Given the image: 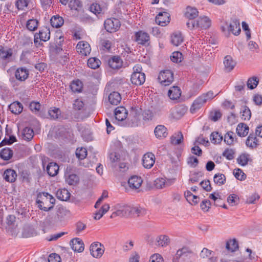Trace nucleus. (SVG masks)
<instances>
[{
  "instance_id": "10",
  "label": "nucleus",
  "mask_w": 262,
  "mask_h": 262,
  "mask_svg": "<svg viewBox=\"0 0 262 262\" xmlns=\"http://www.w3.org/2000/svg\"><path fill=\"white\" fill-rule=\"evenodd\" d=\"M130 80L132 83L135 85H142L145 81V75L144 73H133L131 76Z\"/></svg>"
},
{
  "instance_id": "3",
  "label": "nucleus",
  "mask_w": 262,
  "mask_h": 262,
  "mask_svg": "<svg viewBox=\"0 0 262 262\" xmlns=\"http://www.w3.org/2000/svg\"><path fill=\"white\" fill-rule=\"evenodd\" d=\"M46 192L39 193L37 195L36 203L41 210L48 211L53 208L52 206H49L48 196L45 194Z\"/></svg>"
},
{
  "instance_id": "39",
  "label": "nucleus",
  "mask_w": 262,
  "mask_h": 262,
  "mask_svg": "<svg viewBox=\"0 0 262 262\" xmlns=\"http://www.w3.org/2000/svg\"><path fill=\"white\" fill-rule=\"evenodd\" d=\"M171 143L173 145L180 144L183 141V135L181 132L174 134L171 137Z\"/></svg>"
},
{
  "instance_id": "64",
  "label": "nucleus",
  "mask_w": 262,
  "mask_h": 262,
  "mask_svg": "<svg viewBox=\"0 0 262 262\" xmlns=\"http://www.w3.org/2000/svg\"><path fill=\"white\" fill-rule=\"evenodd\" d=\"M149 262H163V258L159 254H154L150 256Z\"/></svg>"
},
{
  "instance_id": "44",
  "label": "nucleus",
  "mask_w": 262,
  "mask_h": 262,
  "mask_svg": "<svg viewBox=\"0 0 262 262\" xmlns=\"http://www.w3.org/2000/svg\"><path fill=\"white\" fill-rule=\"evenodd\" d=\"M242 119L249 120L251 117V112L249 107L246 105L243 106L241 109Z\"/></svg>"
},
{
  "instance_id": "50",
  "label": "nucleus",
  "mask_w": 262,
  "mask_h": 262,
  "mask_svg": "<svg viewBox=\"0 0 262 262\" xmlns=\"http://www.w3.org/2000/svg\"><path fill=\"white\" fill-rule=\"evenodd\" d=\"M140 114V110L137 107L132 106L130 110L129 117L131 118L132 120H136Z\"/></svg>"
},
{
  "instance_id": "23",
  "label": "nucleus",
  "mask_w": 262,
  "mask_h": 262,
  "mask_svg": "<svg viewBox=\"0 0 262 262\" xmlns=\"http://www.w3.org/2000/svg\"><path fill=\"white\" fill-rule=\"evenodd\" d=\"M204 103H205V100H203L202 98L199 96L193 102L190 109L191 113L193 114L195 113L202 107Z\"/></svg>"
},
{
  "instance_id": "52",
  "label": "nucleus",
  "mask_w": 262,
  "mask_h": 262,
  "mask_svg": "<svg viewBox=\"0 0 262 262\" xmlns=\"http://www.w3.org/2000/svg\"><path fill=\"white\" fill-rule=\"evenodd\" d=\"M190 254H191V252L188 250L187 248L183 247L177 251L176 254V257L178 259L182 256L186 257Z\"/></svg>"
},
{
  "instance_id": "19",
  "label": "nucleus",
  "mask_w": 262,
  "mask_h": 262,
  "mask_svg": "<svg viewBox=\"0 0 262 262\" xmlns=\"http://www.w3.org/2000/svg\"><path fill=\"white\" fill-rule=\"evenodd\" d=\"M173 183V180L165 179L162 178H157L154 182V185L157 188L162 189L164 187L169 186Z\"/></svg>"
},
{
  "instance_id": "62",
  "label": "nucleus",
  "mask_w": 262,
  "mask_h": 262,
  "mask_svg": "<svg viewBox=\"0 0 262 262\" xmlns=\"http://www.w3.org/2000/svg\"><path fill=\"white\" fill-rule=\"evenodd\" d=\"M217 95H214V93L212 91H209L207 93L203 94L200 97L201 98H202L203 100H205V103L207 102L208 101L211 100L212 99H213L214 97H215Z\"/></svg>"
},
{
  "instance_id": "29",
  "label": "nucleus",
  "mask_w": 262,
  "mask_h": 262,
  "mask_svg": "<svg viewBox=\"0 0 262 262\" xmlns=\"http://www.w3.org/2000/svg\"><path fill=\"white\" fill-rule=\"evenodd\" d=\"M51 26L56 28H58L62 26L64 23L63 19L59 15L53 16L50 19Z\"/></svg>"
},
{
  "instance_id": "35",
  "label": "nucleus",
  "mask_w": 262,
  "mask_h": 262,
  "mask_svg": "<svg viewBox=\"0 0 262 262\" xmlns=\"http://www.w3.org/2000/svg\"><path fill=\"white\" fill-rule=\"evenodd\" d=\"M156 241L158 246L166 247L169 244L170 239L166 235H160L157 237Z\"/></svg>"
},
{
  "instance_id": "61",
  "label": "nucleus",
  "mask_w": 262,
  "mask_h": 262,
  "mask_svg": "<svg viewBox=\"0 0 262 262\" xmlns=\"http://www.w3.org/2000/svg\"><path fill=\"white\" fill-rule=\"evenodd\" d=\"M233 174L235 177L238 180L243 181L246 178V175L243 172V171L239 168L235 169Z\"/></svg>"
},
{
  "instance_id": "15",
  "label": "nucleus",
  "mask_w": 262,
  "mask_h": 262,
  "mask_svg": "<svg viewBox=\"0 0 262 262\" xmlns=\"http://www.w3.org/2000/svg\"><path fill=\"white\" fill-rule=\"evenodd\" d=\"M127 111L123 106L117 107L115 110L116 119L122 121L125 119L127 116Z\"/></svg>"
},
{
  "instance_id": "24",
  "label": "nucleus",
  "mask_w": 262,
  "mask_h": 262,
  "mask_svg": "<svg viewBox=\"0 0 262 262\" xmlns=\"http://www.w3.org/2000/svg\"><path fill=\"white\" fill-rule=\"evenodd\" d=\"M59 166L54 162L49 163L47 166V171L48 174L51 177H54L58 172Z\"/></svg>"
},
{
  "instance_id": "5",
  "label": "nucleus",
  "mask_w": 262,
  "mask_h": 262,
  "mask_svg": "<svg viewBox=\"0 0 262 262\" xmlns=\"http://www.w3.org/2000/svg\"><path fill=\"white\" fill-rule=\"evenodd\" d=\"M105 30L108 32H116L120 27V21L118 19L114 18L106 19L104 24Z\"/></svg>"
},
{
  "instance_id": "21",
  "label": "nucleus",
  "mask_w": 262,
  "mask_h": 262,
  "mask_svg": "<svg viewBox=\"0 0 262 262\" xmlns=\"http://www.w3.org/2000/svg\"><path fill=\"white\" fill-rule=\"evenodd\" d=\"M181 91L178 86H173L171 88L168 92V96L171 100H177L180 98Z\"/></svg>"
},
{
  "instance_id": "1",
  "label": "nucleus",
  "mask_w": 262,
  "mask_h": 262,
  "mask_svg": "<svg viewBox=\"0 0 262 262\" xmlns=\"http://www.w3.org/2000/svg\"><path fill=\"white\" fill-rule=\"evenodd\" d=\"M186 26L190 30L206 29L211 26V20L206 16L199 17L196 20H188Z\"/></svg>"
},
{
  "instance_id": "48",
  "label": "nucleus",
  "mask_w": 262,
  "mask_h": 262,
  "mask_svg": "<svg viewBox=\"0 0 262 262\" xmlns=\"http://www.w3.org/2000/svg\"><path fill=\"white\" fill-rule=\"evenodd\" d=\"M100 63V61L96 58H90L88 60V66L93 69L98 68Z\"/></svg>"
},
{
  "instance_id": "54",
  "label": "nucleus",
  "mask_w": 262,
  "mask_h": 262,
  "mask_svg": "<svg viewBox=\"0 0 262 262\" xmlns=\"http://www.w3.org/2000/svg\"><path fill=\"white\" fill-rule=\"evenodd\" d=\"M113 168L116 172H124L128 169L126 163L120 162V161L117 164V166L116 167H113Z\"/></svg>"
},
{
  "instance_id": "13",
  "label": "nucleus",
  "mask_w": 262,
  "mask_h": 262,
  "mask_svg": "<svg viewBox=\"0 0 262 262\" xmlns=\"http://www.w3.org/2000/svg\"><path fill=\"white\" fill-rule=\"evenodd\" d=\"M156 23L161 26L166 25L169 22V14L167 12H160L156 17Z\"/></svg>"
},
{
  "instance_id": "17",
  "label": "nucleus",
  "mask_w": 262,
  "mask_h": 262,
  "mask_svg": "<svg viewBox=\"0 0 262 262\" xmlns=\"http://www.w3.org/2000/svg\"><path fill=\"white\" fill-rule=\"evenodd\" d=\"M132 207L127 205L121 206L116 211L114 212L117 216H128L132 214Z\"/></svg>"
},
{
  "instance_id": "32",
  "label": "nucleus",
  "mask_w": 262,
  "mask_h": 262,
  "mask_svg": "<svg viewBox=\"0 0 262 262\" xmlns=\"http://www.w3.org/2000/svg\"><path fill=\"white\" fill-rule=\"evenodd\" d=\"M56 194L57 198L61 201H67L70 197V193L66 189H58Z\"/></svg>"
},
{
  "instance_id": "4",
  "label": "nucleus",
  "mask_w": 262,
  "mask_h": 262,
  "mask_svg": "<svg viewBox=\"0 0 262 262\" xmlns=\"http://www.w3.org/2000/svg\"><path fill=\"white\" fill-rule=\"evenodd\" d=\"M91 254L95 258L101 257L104 252V248L103 245L99 242L92 243L90 247Z\"/></svg>"
},
{
  "instance_id": "11",
  "label": "nucleus",
  "mask_w": 262,
  "mask_h": 262,
  "mask_svg": "<svg viewBox=\"0 0 262 262\" xmlns=\"http://www.w3.org/2000/svg\"><path fill=\"white\" fill-rule=\"evenodd\" d=\"M108 64L113 69H119L122 67L123 61L120 57L114 56L109 59Z\"/></svg>"
},
{
  "instance_id": "40",
  "label": "nucleus",
  "mask_w": 262,
  "mask_h": 262,
  "mask_svg": "<svg viewBox=\"0 0 262 262\" xmlns=\"http://www.w3.org/2000/svg\"><path fill=\"white\" fill-rule=\"evenodd\" d=\"M82 82L77 79L76 80L73 81L71 85V89L72 91V92L76 93V92H80L82 89Z\"/></svg>"
},
{
  "instance_id": "60",
  "label": "nucleus",
  "mask_w": 262,
  "mask_h": 262,
  "mask_svg": "<svg viewBox=\"0 0 262 262\" xmlns=\"http://www.w3.org/2000/svg\"><path fill=\"white\" fill-rule=\"evenodd\" d=\"M227 202L231 206H235L239 202V198L235 194H230L227 198Z\"/></svg>"
},
{
  "instance_id": "36",
  "label": "nucleus",
  "mask_w": 262,
  "mask_h": 262,
  "mask_svg": "<svg viewBox=\"0 0 262 262\" xmlns=\"http://www.w3.org/2000/svg\"><path fill=\"white\" fill-rule=\"evenodd\" d=\"M110 209V205L108 204H105L101 208L95 213L94 219L95 220L100 219L103 214L106 213Z\"/></svg>"
},
{
  "instance_id": "51",
  "label": "nucleus",
  "mask_w": 262,
  "mask_h": 262,
  "mask_svg": "<svg viewBox=\"0 0 262 262\" xmlns=\"http://www.w3.org/2000/svg\"><path fill=\"white\" fill-rule=\"evenodd\" d=\"M222 114L220 111L214 110L210 112L209 118L211 121L216 122L222 117Z\"/></svg>"
},
{
  "instance_id": "58",
  "label": "nucleus",
  "mask_w": 262,
  "mask_h": 262,
  "mask_svg": "<svg viewBox=\"0 0 262 262\" xmlns=\"http://www.w3.org/2000/svg\"><path fill=\"white\" fill-rule=\"evenodd\" d=\"M170 59L173 62H180L182 59V54L180 52H174L170 56Z\"/></svg>"
},
{
  "instance_id": "53",
  "label": "nucleus",
  "mask_w": 262,
  "mask_h": 262,
  "mask_svg": "<svg viewBox=\"0 0 262 262\" xmlns=\"http://www.w3.org/2000/svg\"><path fill=\"white\" fill-rule=\"evenodd\" d=\"M12 55V51L11 49L5 50L2 47L0 49V57L3 59H6L11 57Z\"/></svg>"
},
{
  "instance_id": "9",
  "label": "nucleus",
  "mask_w": 262,
  "mask_h": 262,
  "mask_svg": "<svg viewBox=\"0 0 262 262\" xmlns=\"http://www.w3.org/2000/svg\"><path fill=\"white\" fill-rule=\"evenodd\" d=\"M155 162V155L151 152L145 154L142 158V164L146 168H150Z\"/></svg>"
},
{
  "instance_id": "38",
  "label": "nucleus",
  "mask_w": 262,
  "mask_h": 262,
  "mask_svg": "<svg viewBox=\"0 0 262 262\" xmlns=\"http://www.w3.org/2000/svg\"><path fill=\"white\" fill-rule=\"evenodd\" d=\"M226 178L223 173H217L214 174L213 177V181L216 185L221 186L226 182Z\"/></svg>"
},
{
  "instance_id": "57",
  "label": "nucleus",
  "mask_w": 262,
  "mask_h": 262,
  "mask_svg": "<svg viewBox=\"0 0 262 262\" xmlns=\"http://www.w3.org/2000/svg\"><path fill=\"white\" fill-rule=\"evenodd\" d=\"M89 10L96 15L100 14L102 11L101 7L98 3H93L91 4L89 7Z\"/></svg>"
},
{
  "instance_id": "2",
  "label": "nucleus",
  "mask_w": 262,
  "mask_h": 262,
  "mask_svg": "<svg viewBox=\"0 0 262 262\" xmlns=\"http://www.w3.org/2000/svg\"><path fill=\"white\" fill-rule=\"evenodd\" d=\"M158 79L162 86L169 85L173 81V73L169 70L162 71L159 74Z\"/></svg>"
},
{
  "instance_id": "49",
  "label": "nucleus",
  "mask_w": 262,
  "mask_h": 262,
  "mask_svg": "<svg viewBox=\"0 0 262 262\" xmlns=\"http://www.w3.org/2000/svg\"><path fill=\"white\" fill-rule=\"evenodd\" d=\"M223 140V137L218 132H213L210 135V140L213 144H219Z\"/></svg>"
},
{
  "instance_id": "18",
  "label": "nucleus",
  "mask_w": 262,
  "mask_h": 262,
  "mask_svg": "<svg viewBox=\"0 0 262 262\" xmlns=\"http://www.w3.org/2000/svg\"><path fill=\"white\" fill-rule=\"evenodd\" d=\"M17 176L16 171L12 169H6L3 174L4 179L10 183L14 182L16 180Z\"/></svg>"
},
{
  "instance_id": "6",
  "label": "nucleus",
  "mask_w": 262,
  "mask_h": 262,
  "mask_svg": "<svg viewBox=\"0 0 262 262\" xmlns=\"http://www.w3.org/2000/svg\"><path fill=\"white\" fill-rule=\"evenodd\" d=\"M135 40L139 44L142 45H148L149 41V35L146 32L139 31L135 33Z\"/></svg>"
},
{
  "instance_id": "7",
  "label": "nucleus",
  "mask_w": 262,
  "mask_h": 262,
  "mask_svg": "<svg viewBox=\"0 0 262 262\" xmlns=\"http://www.w3.org/2000/svg\"><path fill=\"white\" fill-rule=\"evenodd\" d=\"M76 49L79 54L85 56L90 54L91 50L89 43L84 41H79L76 46Z\"/></svg>"
},
{
  "instance_id": "55",
  "label": "nucleus",
  "mask_w": 262,
  "mask_h": 262,
  "mask_svg": "<svg viewBox=\"0 0 262 262\" xmlns=\"http://www.w3.org/2000/svg\"><path fill=\"white\" fill-rule=\"evenodd\" d=\"M76 157L80 160H84L87 156V150L85 148H77L76 151Z\"/></svg>"
},
{
  "instance_id": "12",
  "label": "nucleus",
  "mask_w": 262,
  "mask_h": 262,
  "mask_svg": "<svg viewBox=\"0 0 262 262\" xmlns=\"http://www.w3.org/2000/svg\"><path fill=\"white\" fill-rule=\"evenodd\" d=\"M142 182V179L140 177L133 176L129 179L128 184L130 188L137 189L140 188Z\"/></svg>"
},
{
  "instance_id": "42",
  "label": "nucleus",
  "mask_w": 262,
  "mask_h": 262,
  "mask_svg": "<svg viewBox=\"0 0 262 262\" xmlns=\"http://www.w3.org/2000/svg\"><path fill=\"white\" fill-rule=\"evenodd\" d=\"M226 249L231 252L235 251L238 248V243L235 239H230L226 243Z\"/></svg>"
},
{
  "instance_id": "63",
  "label": "nucleus",
  "mask_w": 262,
  "mask_h": 262,
  "mask_svg": "<svg viewBox=\"0 0 262 262\" xmlns=\"http://www.w3.org/2000/svg\"><path fill=\"white\" fill-rule=\"evenodd\" d=\"M234 133L232 132H228L225 136L224 141L228 145H231L233 143L234 138L233 135Z\"/></svg>"
},
{
  "instance_id": "43",
  "label": "nucleus",
  "mask_w": 262,
  "mask_h": 262,
  "mask_svg": "<svg viewBox=\"0 0 262 262\" xmlns=\"http://www.w3.org/2000/svg\"><path fill=\"white\" fill-rule=\"evenodd\" d=\"M23 138L26 140H30L32 139L34 135V132L32 129L29 127H26L23 131Z\"/></svg>"
},
{
  "instance_id": "27",
  "label": "nucleus",
  "mask_w": 262,
  "mask_h": 262,
  "mask_svg": "<svg viewBox=\"0 0 262 262\" xmlns=\"http://www.w3.org/2000/svg\"><path fill=\"white\" fill-rule=\"evenodd\" d=\"M249 132V127L245 123H239L236 127V133L239 137H245Z\"/></svg>"
},
{
  "instance_id": "20",
  "label": "nucleus",
  "mask_w": 262,
  "mask_h": 262,
  "mask_svg": "<svg viewBox=\"0 0 262 262\" xmlns=\"http://www.w3.org/2000/svg\"><path fill=\"white\" fill-rule=\"evenodd\" d=\"M29 75V71L25 68H20L17 69L15 76L16 78L21 81H25Z\"/></svg>"
},
{
  "instance_id": "26",
  "label": "nucleus",
  "mask_w": 262,
  "mask_h": 262,
  "mask_svg": "<svg viewBox=\"0 0 262 262\" xmlns=\"http://www.w3.org/2000/svg\"><path fill=\"white\" fill-rule=\"evenodd\" d=\"M9 108L13 114H19L22 112L23 106L20 102L16 101L10 104Z\"/></svg>"
},
{
  "instance_id": "37",
  "label": "nucleus",
  "mask_w": 262,
  "mask_h": 262,
  "mask_svg": "<svg viewBox=\"0 0 262 262\" xmlns=\"http://www.w3.org/2000/svg\"><path fill=\"white\" fill-rule=\"evenodd\" d=\"M66 176V181L70 185H76L79 182V177L76 174H70Z\"/></svg>"
},
{
  "instance_id": "59",
  "label": "nucleus",
  "mask_w": 262,
  "mask_h": 262,
  "mask_svg": "<svg viewBox=\"0 0 262 262\" xmlns=\"http://www.w3.org/2000/svg\"><path fill=\"white\" fill-rule=\"evenodd\" d=\"M49 115L52 119H58L59 116L61 114L60 110L58 108H54V109L50 110L48 112Z\"/></svg>"
},
{
  "instance_id": "47",
  "label": "nucleus",
  "mask_w": 262,
  "mask_h": 262,
  "mask_svg": "<svg viewBox=\"0 0 262 262\" xmlns=\"http://www.w3.org/2000/svg\"><path fill=\"white\" fill-rule=\"evenodd\" d=\"M120 155L119 154L114 152H112L110 155V160L112 162V166L116 167L117 164L120 161Z\"/></svg>"
},
{
  "instance_id": "31",
  "label": "nucleus",
  "mask_w": 262,
  "mask_h": 262,
  "mask_svg": "<svg viewBox=\"0 0 262 262\" xmlns=\"http://www.w3.org/2000/svg\"><path fill=\"white\" fill-rule=\"evenodd\" d=\"M121 97L120 94L117 92H113L108 96V100L113 105H117L120 103Z\"/></svg>"
},
{
  "instance_id": "45",
  "label": "nucleus",
  "mask_w": 262,
  "mask_h": 262,
  "mask_svg": "<svg viewBox=\"0 0 262 262\" xmlns=\"http://www.w3.org/2000/svg\"><path fill=\"white\" fill-rule=\"evenodd\" d=\"M38 22L35 19H30L28 20L26 24L27 28L31 31H35L38 27Z\"/></svg>"
},
{
  "instance_id": "14",
  "label": "nucleus",
  "mask_w": 262,
  "mask_h": 262,
  "mask_svg": "<svg viewBox=\"0 0 262 262\" xmlns=\"http://www.w3.org/2000/svg\"><path fill=\"white\" fill-rule=\"evenodd\" d=\"M236 62L233 59L230 55H227L224 58V64L225 71L227 72H230L233 70Z\"/></svg>"
},
{
  "instance_id": "30",
  "label": "nucleus",
  "mask_w": 262,
  "mask_h": 262,
  "mask_svg": "<svg viewBox=\"0 0 262 262\" xmlns=\"http://www.w3.org/2000/svg\"><path fill=\"white\" fill-rule=\"evenodd\" d=\"M199 12L195 8L188 6L186 8L185 16L188 18V20L194 19L198 16Z\"/></svg>"
},
{
  "instance_id": "33",
  "label": "nucleus",
  "mask_w": 262,
  "mask_h": 262,
  "mask_svg": "<svg viewBox=\"0 0 262 262\" xmlns=\"http://www.w3.org/2000/svg\"><path fill=\"white\" fill-rule=\"evenodd\" d=\"M249 161L251 162L252 159L250 155L247 153L241 154L237 159V163L243 166L246 165Z\"/></svg>"
},
{
  "instance_id": "16",
  "label": "nucleus",
  "mask_w": 262,
  "mask_h": 262,
  "mask_svg": "<svg viewBox=\"0 0 262 262\" xmlns=\"http://www.w3.org/2000/svg\"><path fill=\"white\" fill-rule=\"evenodd\" d=\"M72 249L75 252H81L84 250V244L79 238L73 239L70 242Z\"/></svg>"
},
{
  "instance_id": "25",
  "label": "nucleus",
  "mask_w": 262,
  "mask_h": 262,
  "mask_svg": "<svg viewBox=\"0 0 262 262\" xmlns=\"http://www.w3.org/2000/svg\"><path fill=\"white\" fill-rule=\"evenodd\" d=\"M41 41H47L50 39V31L47 27H44L36 33Z\"/></svg>"
},
{
  "instance_id": "8",
  "label": "nucleus",
  "mask_w": 262,
  "mask_h": 262,
  "mask_svg": "<svg viewBox=\"0 0 262 262\" xmlns=\"http://www.w3.org/2000/svg\"><path fill=\"white\" fill-rule=\"evenodd\" d=\"M228 31L235 35H238L241 31L240 23L238 20L233 19L230 24L226 23Z\"/></svg>"
},
{
  "instance_id": "41",
  "label": "nucleus",
  "mask_w": 262,
  "mask_h": 262,
  "mask_svg": "<svg viewBox=\"0 0 262 262\" xmlns=\"http://www.w3.org/2000/svg\"><path fill=\"white\" fill-rule=\"evenodd\" d=\"M69 7L71 10L79 11L82 7V4L80 0H71Z\"/></svg>"
},
{
  "instance_id": "34",
  "label": "nucleus",
  "mask_w": 262,
  "mask_h": 262,
  "mask_svg": "<svg viewBox=\"0 0 262 262\" xmlns=\"http://www.w3.org/2000/svg\"><path fill=\"white\" fill-rule=\"evenodd\" d=\"M13 155V151L9 148H4L0 152L1 158L6 161L10 159Z\"/></svg>"
},
{
  "instance_id": "22",
  "label": "nucleus",
  "mask_w": 262,
  "mask_h": 262,
  "mask_svg": "<svg viewBox=\"0 0 262 262\" xmlns=\"http://www.w3.org/2000/svg\"><path fill=\"white\" fill-rule=\"evenodd\" d=\"M154 133L157 138H165L168 135L167 128L162 125H157L155 128Z\"/></svg>"
},
{
  "instance_id": "46",
  "label": "nucleus",
  "mask_w": 262,
  "mask_h": 262,
  "mask_svg": "<svg viewBox=\"0 0 262 262\" xmlns=\"http://www.w3.org/2000/svg\"><path fill=\"white\" fill-rule=\"evenodd\" d=\"M258 82L259 80L257 77H252L248 79L247 82V85L249 89L253 90L257 86Z\"/></svg>"
},
{
  "instance_id": "56",
  "label": "nucleus",
  "mask_w": 262,
  "mask_h": 262,
  "mask_svg": "<svg viewBox=\"0 0 262 262\" xmlns=\"http://www.w3.org/2000/svg\"><path fill=\"white\" fill-rule=\"evenodd\" d=\"M142 116L144 121H151L154 117V113L149 110H146L143 112Z\"/></svg>"
},
{
  "instance_id": "28",
  "label": "nucleus",
  "mask_w": 262,
  "mask_h": 262,
  "mask_svg": "<svg viewBox=\"0 0 262 262\" xmlns=\"http://www.w3.org/2000/svg\"><path fill=\"white\" fill-rule=\"evenodd\" d=\"M183 41V38L181 32L173 33L171 36V42L176 46H179Z\"/></svg>"
}]
</instances>
